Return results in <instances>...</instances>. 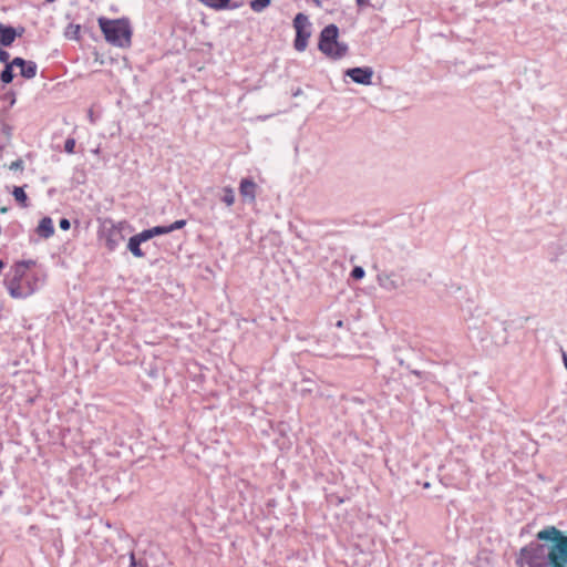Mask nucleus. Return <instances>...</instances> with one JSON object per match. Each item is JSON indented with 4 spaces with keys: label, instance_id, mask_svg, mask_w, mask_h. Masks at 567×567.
I'll list each match as a JSON object with an SVG mask.
<instances>
[{
    "label": "nucleus",
    "instance_id": "a878e982",
    "mask_svg": "<svg viewBox=\"0 0 567 567\" xmlns=\"http://www.w3.org/2000/svg\"><path fill=\"white\" fill-rule=\"evenodd\" d=\"M25 63L27 61L24 59L17 56L8 64L11 65V68L18 66L21 69L22 66H24Z\"/></svg>",
    "mask_w": 567,
    "mask_h": 567
},
{
    "label": "nucleus",
    "instance_id": "9b49d317",
    "mask_svg": "<svg viewBox=\"0 0 567 567\" xmlns=\"http://www.w3.org/2000/svg\"><path fill=\"white\" fill-rule=\"evenodd\" d=\"M37 234L44 239H48L54 234L53 221L50 217H43L37 227Z\"/></svg>",
    "mask_w": 567,
    "mask_h": 567
},
{
    "label": "nucleus",
    "instance_id": "aec40b11",
    "mask_svg": "<svg viewBox=\"0 0 567 567\" xmlns=\"http://www.w3.org/2000/svg\"><path fill=\"white\" fill-rule=\"evenodd\" d=\"M136 237L142 241V243H145L150 239H152L154 236H153V233H152V229L148 228V229H144L143 231L136 234Z\"/></svg>",
    "mask_w": 567,
    "mask_h": 567
},
{
    "label": "nucleus",
    "instance_id": "c85d7f7f",
    "mask_svg": "<svg viewBox=\"0 0 567 567\" xmlns=\"http://www.w3.org/2000/svg\"><path fill=\"white\" fill-rule=\"evenodd\" d=\"M20 168H22V161L21 159L14 161L10 165V169L11 171H17V169H20Z\"/></svg>",
    "mask_w": 567,
    "mask_h": 567
},
{
    "label": "nucleus",
    "instance_id": "4be33fe9",
    "mask_svg": "<svg viewBox=\"0 0 567 567\" xmlns=\"http://www.w3.org/2000/svg\"><path fill=\"white\" fill-rule=\"evenodd\" d=\"M74 148H75V140L72 138V137L66 138L65 143H64V151L68 154H73L74 153Z\"/></svg>",
    "mask_w": 567,
    "mask_h": 567
},
{
    "label": "nucleus",
    "instance_id": "412c9836",
    "mask_svg": "<svg viewBox=\"0 0 567 567\" xmlns=\"http://www.w3.org/2000/svg\"><path fill=\"white\" fill-rule=\"evenodd\" d=\"M151 229H152L154 237L169 234L168 226H155V227H152Z\"/></svg>",
    "mask_w": 567,
    "mask_h": 567
},
{
    "label": "nucleus",
    "instance_id": "ddd939ff",
    "mask_svg": "<svg viewBox=\"0 0 567 567\" xmlns=\"http://www.w3.org/2000/svg\"><path fill=\"white\" fill-rule=\"evenodd\" d=\"M38 65L33 61H27L24 66L21 68L20 74L25 79H33L37 75Z\"/></svg>",
    "mask_w": 567,
    "mask_h": 567
},
{
    "label": "nucleus",
    "instance_id": "20e7f679",
    "mask_svg": "<svg viewBox=\"0 0 567 567\" xmlns=\"http://www.w3.org/2000/svg\"><path fill=\"white\" fill-rule=\"evenodd\" d=\"M339 29L336 24H328L320 33L319 50L330 59L338 60L348 52V45L338 41Z\"/></svg>",
    "mask_w": 567,
    "mask_h": 567
},
{
    "label": "nucleus",
    "instance_id": "f03ea898",
    "mask_svg": "<svg viewBox=\"0 0 567 567\" xmlns=\"http://www.w3.org/2000/svg\"><path fill=\"white\" fill-rule=\"evenodd\" d=\"M27 264L18 262L6 275L4 285L14 299H23L37 290V279L27 272Z\"/></svg>",
    "mask_w": 567,
    "mask_h": 567
},
{
    "label": "nucleus",
    "instance_id": "4468645a",
    "mask_svg": "<svg viewBox=\"0 0 567 567\" xmlns=\"http://www.w3.org/2000/svg\"><path fill=\"white\" fill-rule=\"evenodd\" d=\"M80 32H81L80 24L70 23L64 30V37L69 40H79Z\"/></svg>",
    "mask_w": 567,
    "mask_h": 567
},
{
    "label": "nucleus",
    "instance_id": "c756f323",
    "mask_svg": "<svg viewBox=\"0 0 567 567\" xmlns=\"http://www.w3.org/2000/svg\"><path fill=\"white\" fill-rule=\"evenodd\" d=\"M355 1H357V4L360 6V7L369 4V0H355Z\"/></svg>",
    "mask_w": 567,
    "mask_h": 567
},
{
    "label": "nucleus",
    "instance_id": "393cba45",
    "mask_svg": "<svg viewBox=\"0 0 567 567\" xmlns=\"http://www.w3.org/2000/svg\"><path fill=\"white\" fill-rule=\"evenodd\" d=\"M130 567H146V564L141 560H136L134 553L130 555Z\"/></svg>",
    "mask_w": 567,
    "mask_h": 567
},
{
    "label": "nucleus",
    "instance_id": "a211bd4d",
    "mask_svg": "<svg viewBox=\"0 0 567 567\" xmlns=\"http://www.w3.org/2000/svg\"><path fill=\"white\" fill-rule=\"evenodd\" d=\"M271 0H251L250 8L255 12L264 11L269 4Z\"/></svg>",
    "mask_w": 567,
    "mask_h": 567
},
{
    "label": "nucleus",
    "instance_id": "1a4fd4ad",
    "mask_svg": "<svg viewBox=\"0 0 567 567\" xmlns=\"http://www.w3.org/2000/svg\"><path fill=\"white\" fill-rule=\"evenodd\" d=\"M23 32V28H21L20 32L13 27L6 25L0 22V44L3 47H10L17 37H20Z\"/></svg>",
    "mask_w": 567,
    "mask_h": 567
},
{
    "label": "nucleus",
    "instance_id": "f3484780",
    "mask_svg": "<svg viewBox=\"0 0 567 567\" xmlns=\"http://www.w3.org/2000/svg\"><path fill=\"white\" fill-rule=\"evenodd\" d=\"M199 1L209 8L220 10V9H225L228 6L230 0H199Z\"/></svg>",
    "mask_w": 567,
    "mask_h": 567
},
{
    "label": "nucleus",
    "instance_id": "bb28decb",
    "mask_svg": "<svg viewBox=\"0 0 567 567\" xmlns=\"http://www.w3.org/2000/svg\"><path fill=\"white\" fill-rule=\"evenodd\" d=\"M59 226H60V228H61L62 230H69V229H70V227H71V223H70V220H69V219H66V218H62V219L60 220V223H59Z\"/></svg>",
    "mask_w": 567,
    "mask_h": 567
},
{
    "label": "nucleus",
    "instance_id": "b1692460",
    "mask_svg": "<svg viewBox=\"0 0 567 567\" xmlns=\"http://www.w3.org/2000/svg\"><path fill=\"white\" fill-rule=\"evenodd\" d=\"M185 225H186L185 219L176 220L173 224L168 225L169 233H172L174 230L182 229L183 227H185Z\"/></svg>",
    "mask_w": 567,
    "mask_h": 567
},
{
    "label": "nucleus",
    "instance_id": "423d86ee",
    "mask_svg": "<svg viewBox=\"0 0 567 567\" xmlns=\"http://www.w3.org/2000/svg\"><path fill=\"white\" fill-rule=\"evenodd\" d=\"M293 28L296 29L293 47L298 52H303L311 37V23L309 18L305 13H298L293 19Z\"/></svg>",
    "mask_w": 567,
    "mask_h": 567
},
{
    "label": "nucleus",
    "instance_id": "0eeeda50",
    "mask_svg": "<svg viewBox=\"0 0 567 567\" xmlns=\"http://www.w3.org/2000/svg\"><path fill=\"white\" fill-rule=\"evenodd\" d=\"M378 285L385 291H394L403 286V280L393 271H382L377 276Z\"/></svg>",
    "mask_w": 567,
    "mask_h": 567
},
{
    "label": "nucleus",
    "instance_id": "f8f14e48",
    "mask_svg": "<svg viewBox=\"0 0 567 567\" xmlns=\"http://www.w3.org/2000/svg\"><path fill=\"white\" fill-rule=\"evenodd\" d=\"M141 244L142 241L136 237V235L132 236L127 243V249L136 258L145 257V252L142 250Z\"/></svg>",
    "mask_w": 567,
    "mask_h": 567
},
{
    "label": "nucleus",
    "instance_id": "2f4dec72",
    "mask_svg": "<svg viewBox=\"0 0 567 567\" xmlns=\"http://www.w3.org/2000/svg\"><path fill=\"white\" fill-rule=\"evenodd\" d=\"M336 326H337L338 328H342V326H343V321H342V320H339V321L336 323Z\"/></svg>",
    "mask_w": 567,
    "mask_h": 567
},
{
    "label": "nucleus",
    "instance_id": "6ab92c4d",
    "mask_svg": "<svg viewBox=\"0 0 567 567\" xmlns=\"http://www.w3.org/2000/svg\"><path fill=\"white\" fill-rule=\"evenodd\" d=\"M0 79L3 83L9 84L13 80V72L11 65L7 64L0 74Z\"/></svg>",
    "mask_w": 567,
    "mask_h": 567
},
{
    "label": "nucleus",
    "instance_id": "9d476101",
    "mask_svg": "<svg viewBox=\"0 0 567 567\" xmlns=\"http://www.w3.org/2000/svg\"><path fill=\"white\" fill-rule=\"evenodd\" d=\"M257 184L250 178H243L239 184V193L244 199L250 203L256 199Z\"/></svg>",
    "mask_w": 567,
    "mask_h": 567
},
{
    "label": "nucleus",
    "instance_id": "cd10ccee",
    "mask_svg": "<svg viewBox=\"0 0 567 567\" xmlns=\"http://www.w3.org/2000/svg\"><path fill=\"white\" fill-rule=\"evenodd\" d=\"M9 58H10V54L7 51L0 50V62H3L6 64L10 63Z\"/></svg>",
    "mask_w": 567,
    "mask_h": 567
},
{
    "label": "nucleus",
    "instance_id": "7ed1b4c3",
    "mask_svg": "<svg viewBox=\"0 0 567 567\" xmlns=\"http://www.w3.org/2000/svg\"><path fill=\"white\" fill-rule=\"evenodd\" d=\"M99 25L105 40L110 44L118 48H127L131 45L132 29L127 20L100 18Z\"/></svg>",
    "mask_w": 567,
    "mask_h": 567
},
{
    "label": "nucleus",
    "instance_id": "39448f33",
    "mask_svg": "<svg viewBox=\"0 0 567 567\" xmlns=\"http://www.w3.org/2000/svg\"><path fill=\"white\" fill-rule=\"evenodd\" d=\"M126 226V221L114 223L110 218L103 220L100 228V237L105 241V246L110 251L115 250L124 240L123 230Z\"/></svg>",
    "mask_w": 567,
    "mask_h": 567
},
{
    "label": "nucleus",
    "instance_id": "dca6fc26",
    "mask_svg": "<svg viewBox=\"0 0 567 567\" xmlns=\"http://www.w3.org/2000/svg\"><path fill=\"white\" fill-rule=\"evenodd\" d=\"M12 195L17 202H19L23 207L28 206V196L22 187L16 186L13 188Z\"/></svg>",
    "mask_w": 567,
    "mask_h": 567
},
{
    "label": "nucleus",
    "instance_id": "6e6552de",
    "mask_svg": "<svg viewBox=\"0 0 567 567\" xmlns=\"http://www.w3.org/2000/svg\"><path fill=\"white\" fill-rule=\"evenodd\" d=\"M346 75L357 84L370 85L372 83L373 69L371 66L352 68L346 71Z\"/></svg>",
    "mask_w": 567,
    "mask_h": 567
},
{
    "label": "nucleus",
    "instance_id": "7c9ffc66",
    "mask_svg": "<svg viewBox=\"0 0 567 567\" xmlns=\"http://www.w3.org/2000/svg\"><path fill=\"white\" fill-rule=\"evenodd\" d=\"M315 2V4L318 7V8H321L322 7V1L321 0H312Z\"/></svg>",
    "mask_w": 567,
    "mask_h": 567
},
{
    "label": "nucleus",
    "instance_id": "2eb2a0df",
    "mask_svg": "<svg viewBox=\"0 0 567 567\" xmlns=\"http://www.w3.org/2000/svg\"><path fill=\"white\" fill-rule=\"evenodd\" d=\"M221 202L225 203L228 207L233 206L235 203V192L230 186H226L223 188V196L220 197Z\"/></svg>",
    "mask_w": 567,
    "mask_h": 567
},
{
    "label": "nucleus",
    "instance_id": "5701e85b",
    "mask_svg": "<svg viewBox=\"0 0 567 567\" xmlns=\"http://www.w3.org/2000/svg\"><path fill=\"white\" fill-rule=\"evenodd\" d=\"M364 275H365V271H364V269H363L362 267H360V266L354 267V268L352 269V271H351V277H352L353 279H357V280L362 279V278L364 277Z\"/></svg>",
    "mask_w": 567,
    "mask_h": 567
},
{
    "label": "nucleus",
    "instance_id": "f257e3e1",
    "mask_svg": "<svg viewBox=\"0 0 567 567\" xmlns=\"http://www.w3.org/2000/svg\"><path fill=\"white\" fill-rule=\"evenodd\" d=\"M516 567H567V535L555 526L539 530L536 540L520 548Z\"/></svg>",
    "mask_w": 567,
    "mask_h": 567
}]
</instances>
